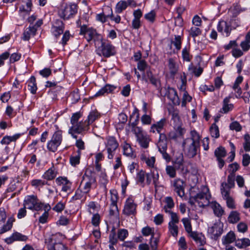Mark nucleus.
<instances>
[{"label":"nucleus","mask_w":250,"mask_h":250,"mask_svg":"<svg viewBox=\"0 0 250 250\" xmlns=\"http://www.w3.org/2000/svg\"><path fill=\"white\" fill-rule=\"evenodd\" d=\"M235 245L239 249H245L250 246V240L248 238L237 239L235 240Z\"/></svg>","instance_id":"obj_27"},{"label":"nucleus","mask_w":250,"mask_h":250,"mask_svg":"<svg viewBox=\"0 0 250 250\" xmlns=\"http://www.w3.org/2000/svg\"><path fill=\"white\" fill-rule=\"evenodd\" d=\"M27 83L28 86L29 87V90L30 91L31 93L33 94H35L37 89L35 77L32 76Z\"/></svg>","instance_id":"obj_39"},{"label":"nucleus","mask_w":250,"mask_h":250,"mask_svg":"<svg viewBox=\"0 0 250 250\" xmlns=\"http://www.w3.org/2000/svg\"><path fill=\"white\" fill-rule=\"evenodd\" d=\"M96 183V178L94 172L87 169L83 176L79 188L83 192L87 194L90 191L92 186Z\"/></svg>","instance_id":"obj_2"},{"label":"nucleus","mask_w":250,"mask_h":250,"mask_svg":"<svg viewBox=\"0 0 250 250\" xmlns=\"http://www.w3.org/2000/svg\"><path fill=\"white\" fill-rule=\"evenodd\" d=\"M167 213H168L170 217V220L169 223L172 222L173 224H176L179 223V217L176 213L171 211L170 212H167Z\"/></svg>","instance_id":"obj_61"},{"label":"nucleus","mask_w":250,"mask_h":250,"mask_svg":"<svg viewBox=\"0 0 250 250\" xmlns=\"http://www.w3.org/2000/svg\"><path fill=\"white\" fill-rule=\"evenodd\" d=\"M90 124L86 120L84 121H82L76 124V125L72 126L71 130L76 133L82 134L87 131L89 129Z\"/></svg>","instance_id":"obj_15"},{"label":"nucleus","mask_w":250,"mask_h":250,"mask_svg":"<svg viewBox=\"0 0 250 250\" xmlns=\"http://www.w3.org/2000/svg\"><path fill=\"white\" fill-rule=\"evenodd\" d=\"M137 204L131 197L128 198L124 205L123 213L126 216L135 215L136 214Z\"/></svg>","instance_id":"obj_11"},{"label":"nucleus","mask_w":250,"mask_h":250,"mask_svg":"<svg viewBox=\"0 0 250 250\" xmlns=\"http://www.w3.org/2000/svg\"><path fill=\"white\" fill-rule=\"evenodd\" d=\"M217 30L219 32L222 34H225L226 36L228 37L230 34L231 27L229 23L222 21H220L217 25Z\"/></svg>","instance_id":"obj_17"},{"label":"nucleus","mask_w":250,"mask_h":250,"mask_svg":"<svg viewBox=\"0 0 250 250\" xmlns=\"http://www.w3.org/2000/svg\"><path fill=\"white\" fill-rule=\"evenodd\" d=\"M168 67L171 76L174 77L179 70V66L175 60L173 58H169L168 61Z\"/></svg>","instance_id":"obj_22"},{"label":"nucleus","mask_w":250,"mask_h":250,"mask_svg":"<svg viewBox=\"0 0 250 250\" xmlns=\"http://www.w3.org/2000/svg\"><path fill=\"white\" fill-rule=\"evenodd\" d=\"M173 190L181 198L185 196V183L183 180L178 178L173 182Z\"/></svg>","instance_id":"obj_14"},{"label":"nucleus","mask_w":250,"mask_h":250,"mask_svg":"<svg viewBox=\"0 0 250 250\" xmlns=\"http://www.w3.org/2000/svg\"><path fill=\"white\" fill-rule=\"evenodd\" d=\"M53 35L57 38L63 33L64 30V25L62 21L61 20H57L55 22V25L52 28Z\"/></svg>","instance_id":"obj_21"},{"label":"nucleus","mask_w":250,"mask_h":250,"mask_svg":"<svg viewBox=\"0 0 250 250\" xmlns=\"http://www.w3.org/2000/svg\"><path fill=\"white\" fill-rule=\"evenodd\" d=\"M199 206L205 207L209 205L210 195L209 193V189L208 187H203L201 192L196 195Z\"/></svg>","instance_id":"obj_10"},{"label":"nucleus","mask_w":250,"mask_h":250,"mask_svg":"<svg viewBox=\"0 0 250 250\" xmlns=\"http://www.w3.org/2000/svg\"><path fill=\"white\" fill-rule=\"evenodd\" d=\"M124 154L127 156L133 157L134 154L133 152L132 149L128 144H125L123 146Z\"/></svg>","instance_id":"obj_50"},{"label":"nucleus","mask_w":250,"mask_h":250,"mask_svg":"<svg viewBox=\"0 0 250 250\" xmlns=\"http://www.w3.org/2000/svg\"><path fill=\"white\" fill-rule=\"evenodd\" d=\"M166 172L171 178H175L176 176L175 168L172 166H167L166 167Z\"/></svg>","instance_id":"obj_54"},{"label":"nucleus","mask_w":250,"mask_h":250,"mask_svg":"<svg viewBox=\"0 0 250 250\" xmlns=\"http://www.w3.org/2000/svg\"><path fill=\"white\" fill-rule=\"evenodd\" d=\"M186 231L190 234L192 232V227L191 225L190 220L188 218H184L182 219Z\"/></svg>","instance_id":"obj_53"},{"label":"nucleus","mask_w":250,"mask_h":250,"mask_svg":"<svg viewBox=\"0 0 250 250\" xmlns=\"http://www.w3.org/2000/svg\"><path fill=\"white\" fill-rule=\"evenodd\" d=\"M235 175L229 174L228 176L227 183H224V186L228 188H231L234 186Z\"/></svg>","instance_id":"obj_49"},{"label":"nucleus","mask_w":250,"mask_h":250,"mask_svg":"<svg viewBox=\"0 0 250 250\" xmlns=\"http://www.w3.org/2000/svg\"><path fill=\"white\" fill-rule=\"evenodd\" d=\"M86 194L85 193L83 192V191L79 188L76 190L75 195L72 197V200L75 201L81 199L83 197L85 198Z\"/></svg>","instance_id":"obj_51"},{"label":"nucleus","mask_w":250,"mask_h":250,"mask_svg":"<svg viewBox=\"0 0 250 250\" xmlns=\"http://www.w3.org/2000/svg\"><path fill=\"white\" fill-rule=\"evenodd\" d=\"M243 148L245 151H250V136L248 134H246L244 135Z\"/></svg>","instance_id":"obj_59"},{"label":"nucleus","mask_w":250,"mask_h":250,"mask_svg":"<svg viewBox=\"0 0 250 250\" xmlns=\"http://www.w3.org/2000/svg\"><path fill=\"white\" fill-rule=\"evenodd\" d=\"M60 237H62V235L58 233L45 239V242L48 246V250H67L62 243L59 242Z\"/></svg>","instance_id":"obj_3"},{"label":"nucleus","mask_w":250,"mask_h":250,"mask_svg":"<svg viewBox=\"0 0 250 250\" xmlns=\"http://www.w3.org/2000/svg\"><path fill=\"white\" fill-rule=\"evenodd\" d=\"M116 231L115 227H113L109 235V242L112 245H116L118 242V236H116Z\"/></svg>","instance_id":"obj_41"},{"label":"nucleus","mask_w":250,"mask_h":250,"mask_svg":"<svg viewBox=\"0 0 250 250\" xmlns=\"http://www.w3.org/2000/svg\"><path fill=\"white\" fill-rule=\"evenodd\" d=\"M56 174L57 173L55 170V168L54 166H52L44 172L42 175V177L47 180H51L56 177Z\"/></svg>","instance_id":"obj_34"},{"label":"nucleus","mask_w":250,"mask_h":250,"mask_svg":"<svg viewBox=\"0 0 250 250\" xmlns=\"http://www.w3.org/2000/svg\"><path fill=\"white\" fill-rule=\"evenodd\" d=\"M97 32L96 30L93 28H89L87 31V33L85 35V38L87 42H89L92 40L94 36L96 34Z\"/></svg>","instance_id":"obj_62"},{"label":"nucleus","mask_w":250,"mask_h":250,"mask_svg":"<svg viewBox=\"0 0 250 250\" xmlns=\"http://www.w3.org/2000/svg\"><path fill=\"white\" fill-rule=\"evenodd\" d=\"M165 201L166 205L164 207V209L165 211L167 212H170L171 209L174 206V203L172 198L170 196H167L165 198Z\"/></svg>","instance_id":"obj_33"},{"label":"nucleus","mask_w":250,"mask_h":250,"mask_svg":"<svg viewBox=\"0 0 250 250\" xmlns=\"http://www.w3.org/2000/svg\"><path fill=\"white\" fill-rule=\"evenodd\" d=\"M157 147L159 151L162 154L163 158L167 162L170 161V157L169 154L167 153V140L165 134H160L159 135V140L157 143Z\"/></svg>","instance_id":"obj_8"},{"label":"nucleus","mask_w":250,"mask_h":250,"mask_svg":"<svg viewBox=\"0 0 250 250\" xmlns=\"http://www.w3.org/2000/svg\"><path fill=\"white\" fill-rule=\"evenodd\" d=\"M189 35L193 38H195L196 37L200 35L201 34V29L196 26L192 27L189 31Z\"/></svg>","instance_id":"obj_60"},{"label":"nucleus","mask_w":250,"mask_h":250,"mask_svg":"<svg viewBox=\"0 0 250 250\" xmlns=\"http://www.w3.org/2000/svg\"><path fill=\"white\" fill-rule=\"evenodd\" d=\"M188 69L197 77H199L203 71V69L202 67H199L197 68L196 66H194L192 63H191L188 66Z\"/></svg>","instance_id":"obj_40"},{"label":"nucleus","mask_w":250,"mask_h":250,"mask_svg":"<svg viewBox=\"0 0 250 250\" xmlns=\"http://www.w3.org/2000/svg\"><path fill=\"white\" fill-rule=\"evenodd\" d=\"M27 239V236L18 232H14L10 237L5 239V242L9 244L16 241H25Z\"/></svg>","instance_id":"obj_18"},{"label":"nucleus","mask_w":250,"mask_h":250,"mask_svg":"<svg viewBox=\"0 0 250 250\" xmlns=\"http://www.w3.org/2000/svg\"><path fill=\"white\" fill-rule=\"evenodd\" d=\"M108 182V180L107 178V176L105 174H102L100 178L99 183L101 188L103 189L104 192L105 194L107 193V188H106V185Z\"/></svg>","instance_id":"obj_37"},{"label":"nucleus","mask_w":250,"mask_h":250,"mask_svg":"<svg viewBox=\"0 0 250 250\" xmlns=\"http://www.w3.org/2000/svg\"><path fill=\"white\" fill-rule=\"evenodd\" d=\"M21 136V134L18 133L12 136H5L1 140L0 143L2 145H9L12 142H15Z\"/></svg>","instance_id":"obj_32"},{"label":"nucleus","mask_w":250,"mask_h":250,"mask_svg":"<svg viewBox=\"0 0 250 250\" xmlns=\"http://www.w3.org/2000/svg\"><path fill=\"white\" fill-rule=\"evenodd\" d=\"M116 87L113 85L106 84L104 87L100 89L95 94V97H99L113 92Z\"/></svg>","instance_id":"obj_24"},{"label":"nucleus","mask_w":250,"mask_h":250,"mask_svg":"<svg viewBox=\"0 0 250 250\" xmlns=\"http://www.w3.org/2000/svg\"><path fill=\"white\" fill-rule=\"evenodd\" d=\"M229 97H226L224 99L223 107L220 109L221 113H227L232 109L233 105L232 104H229Z\"/></svg>","instance_id":"obj_30"},{"label":"nucleus","mask_w":250,"mask_h":250,"mask_svg":"<svg viewBox=\"0 0 250 250\" xmlns=\"http://www.w3.org/2000/svg\"><path fill=\"white\" fill-rule=\"evenodd\" d=\"M184 94L182 98V106H186L187 102H191L192 97L189 95L188 92L185 90V88H184Z\"/></svg>","instance_id":"obj_56"},{"label":"nucleus","mask_w":250,"mask_h":250,"mask_svg":"<svg viewBox=\"0 0 250 250\" xmlns=\"http://www.w3.org/2000/svg\"><path fill=\"white\" fill-rule=\"evenodd\" d=\"M92 40H93L95 46L97 48V49H100V46L102 45V43H103L104 42L103 41L102 36L100 34H98L97 33L94 36L93 38L92 39Z\"/></svg>","instance_id":"obj_46"},{"label":"nucleus","mask_w":250,"mask_h":250,"mask_svg":"<svg viewBox=\"0 0 250 250\" xmlns=\"http://www.w3.org/2000/svg\"><path fill=\"white\" fill-rule=\"evenodd\" d=\"M37 28L34 26H29L26 28L23 33L22 39L24 41H28L31 37L35 35Z\"/></svg>","instance_id":"obj_25"},{"label":"nucleus","mask_w":250,"mask_h":250,"mask_svg":"<svg viewBox=\"0 0 250 250\" xmlns=\"http://www.w3.org/2000/svg\"><path fill=\"white\" fill-rule=\"evenodd\" d=\"M6 219V212L4 209L0 208V234H2L11 229L15 219L14 217H9L5 224H3Z\"/></svg>","instance_id":"obj_4"},{"label":"nucleus","mask_w":250,"mask_h":250,"mask_svg":"<svg viewBox=\"0 0 250 250\" xmlns=\"http://www.w3.org/2000/svg\"><path fill=\"white\" fill-rule=\"evenodd\" d=\"M23 205L29 209L38 211L42 208L43 205L39 202L37 196L32 195H27L25 197Z\"/></svg>","instance_id":"obj_6"},{"label":"nucleus","mask_w":250,"mask_h":250,"mask_svg":"<svg viewBox=\"0 0 250 250\" xmlns=\"http://www.w3.org/2000/svg\"><path fill=\"white\" fill-rule=\"evenodd\" d=\"M62 140V132L57 130L53 134L51 140L48 142L47 148L50 151L55 152L61 144Z\"/></svg>","instance_id":"obj_5"},{"label":"nucleus","mask_w":250,"mask_h":250,"mask_svg":"<svg viewBox=\"0 0 250 250\" xmlns=\"http://www.w3.org/2000/svg\"><path fill=\"white\" fill-rule=\"evenodd\" d=\"M128 235V231L125 229H119L118 230V238L121 241H124V240L126 238Z\"/></svg>","instance_id":"obj_58"},{"label":"nucleus","mask_w":250,"mask_h":250,"mask_svg":"<svg viewBox=\"0 0 250 250\" xmlns=\"http://www.w3.org/2000/svg\"><path fill=\"white\" fill-rule=\"evenodd\" d=\"M142 233L144 236L151 235V239L154 238V229L149 227H144L142 229Z\"/></svg>","instance_id":"obj_57"},{"label":"nucleus","mask_w":250,"mask_h":250,"mask_svg":"<svg viewBox=\"0 0 250 250\" xmlns=\"http://www.w3.org/2000/svg\"><path fill=\"white\" fill-rule=\"evenodd\" d=\"M214 154L217 158H222L226 155V151L224 147L220 146L215 149Z\"/></svg>","instance_id":"obj_55"},{"label":"nucleus","mask_w":250,"mask_h":250,"mask_svg":"<svg viewBox=\"0 0 250 250\" xmlns=\"http://www.w3.org/2000/svg\"><path fill=\"white\" fill-rule=\"evenodd\" d=\"M171 43L175 46L177 50H180L182 44L181 37L179 35H175L174 39L171 40Z\"/></svg>","instance_id":"obj_48"},{"label":"nucleus","mask_w":250,"mask_h":250,"mask_svg":"<svg viewBox=\"0 0 250 250\" xmlns=\"http://www.w3.org/2000/svg\"><path fill=\"white\" fill-rule=\"evenodd\" d=\"M118 146L119 144L115 137H109L107 138L106 148L108 153L107 157L108 159H113L115 154V151Z\"/></svg>","instance_id":"obj_12"},{"label":"nucleus","mask_w":250,"mask_h":250,"mask_svg":"<svg viewBox=\"0 0 250 250\" xmlns=\"http://www.w3.org/2000/svg\"><path fill=\"white\" fill-rule=\"evenodd\" d=\"M110 205H117V203L118 200V192L115 189H111L110 190Z\"/></svg>","instance_id":"obj_44"},{"label":"nucleus","mask_w":250,"mask_h":250,"mask_svg":"<svg viewBox=\"0 0 250 250\" xmlns=\"http://www.w3.org/2000/svg\"><path fill=\"white\" fill-rule=\"evenodd\" d=\"M78 6L75 3H70L65 6L59 12V16L64 20H68L77 13Z\"/></svg>","instance_id":"obj_7"},{"label":"nucleus","mask_w":250,"mask_h":250,"mask_svg":"<svg viewBox=\"0 0 250 250\" xmlns=\"http://www.w3.org/2000/svg\"><path fill=\"white\" fill-rule=\"evenodd\" d=\"M141 159L144 162H145L149 167H154V163L155 162V158L153 156L147 157L144 154L141 155Z\"/></svg>","instance_id":"obj_36"},{"label":"nucleus","mask_w":250,"mask_h":250,"mask_svg":"<svg viewBox=\"0 0 250 250\" xmlns=\"http://www.w3.org/2000/svg\"><path fill=\"white\" fill-rule=\"evenodd\" d=\"M59 186H62V191L67 192L71 190L72 183L66 177H59L56 179Z\"/></svg>","instance_id":"obj_16"},{"label":"nucleus","mask_w":250,"mask_h":250,"mask_svg":"<svg viewBox=\"0 0 250 250\" xmlns=\"http://www.w3.org/2000/svg\"><path fill=\"white\" fill-rule=\"evenodd\" d=\"M167 97L172 102L179 101V98L175 89L172 87H168L167 92Z\"/></svg>","instance_id":"obj_31"},{"label":"nucleus","mask_w":250,"mask_h":250,"mask_svg":"<svg viewBox=\"0 0 250 250\" xmlns=\"http://www.w3.org/2000/svg\"><path fill=\"white\" fill-rule=\"evenodd\" d=\"M210 133L212 137L218 138L219 136V127L215 123L212 124L209 128Z\"/></svg>","instance_id":"obj_43"},{"label":"nucleus","mask_w":250,"mask_h":250,"mask_svg":"<svg viewBox=\"0 0 250 250\" xmlns=\"http://www.w3.org/2000/svg\"><path fill=\"white\" fill-rule=\"evenodd\" d=\"M236 238L234 232L230 231L222 237V241L223 245H229L235 242Z\"/></svg>","instance_id":"obj_26"},{"label":"nucleus","mask_w":250,"mask_h":250,"mask_svg":"<svg viewBox=\"0 0 250 250\" xmlns=\"http://www.w3.org/2000/svg\"><path fill=\"white\" fill-rule=\"evenodd\" d=\"M136 139L142 147L146 148L148 147L150 139L146 134H144Z\"/></svg>","instance_id":"obj_28"},{"label":"nucleus","mask_w":250,"mask_h":250,"mask_svg":"<svg viewBox=\"0 0 250 250\" xmlns=\"http://www.w3.org/2000/svg\"><path fill=\"white\" fill-rule=\"evenodd\" d=\"M69 98L71 99L72 104L77 103L80 99L78 89H76L72 91L69 95Z\"/></svg>","instance_id":"obj_52"},{"label":"nucleus","mask_w":250,"mask_h":250,"mask_svg":"<svg viewBox=\"0 0 250 250\" xmlns=\"http://www.w3.org/2000/svg\"><path fill=\"white\" fill-rule=\"evenodd\" d=\"M240 219V214L236 211H231L228 218V222L231 224L236 223Z\"/></svg>","instance_id":"obj_35"},{"label":"nucleus","mask_w":250,"mask_h":250,"mask_svg":"<svg viewBox=\"0 0 250 250\" xmlns=\"http://www.w3.org/2000/svg\"><path fill=\"white\" fill-rule=\"evenodd\" d=\"M223 227V223L218 220L212 227L208 228V232L210 235L211 238L216 240L222 234Z\"/></svg>","instance_id":"obj_9"},{"label":"nucleus","mask_w":250,"mask_h":250,"mask_svg":"<svg viewBox=\"0 0 250 250\" xmlns=\"http://www.w3.org/2000/svg\"><path fill=\"white\" fill-rule=\"evenodd\" d=\"M189 236L199 246H204L206 244V238L202 233L192 231L189 234Z\"/></svg>","instance_id":"obj_20"},{"label":"nucleus","mask_w":250,"mask_h":250,"mask_svg":"<svg viewBox=\"0 0 250 250\" xmlns=\"http://www.w3.org/2000/svg\"><path fill=\"white\" fill-rule=\"evenodd\" d=\"M100 116V113L96 110H92L90 112L87 118V122L89 123L90 125L92 124L95 121L97 120Z\"/></svg>","instance_id":"obj_38"},{"label":"nucleus","mask_w":250,"mask_h":250,"mask_svg":"<svg viewBox=\"0 0 250 250\" xmlns=\"http://www.w3.org/2000/svg\"><path fill=\"white\" fill-rule=\"evenodd\" d=\"M166 119L164 118L155 124H153L151 126L150 132L153 133L157 132L160 135V134H162L161 133V131L163 129L164 125L166 124Z\"/></svg>","instance_id":"obj_19"},{"label":"nucleus","mask_w":250,"mask_h":250,"mask_svg":"<svg viewBox=\"0 0 250 250\" xmlns=\"http://www.w3.org/2000/svg\"><path fill=\"white\" fill-rule=\"evenodd\" d=\"M138 120L139 114H137L136 116V119H135V121L131 123V125L133 127L132 131L135 134L136 138L144 134L143 132V130L141 127L136 126Z\"/></svg>","instance_id":"obj_29"},{"label":"nucleus","mask_w":250,"mask_h":250,"mask_svg":"<svg viewBox=\"0 0 250 250\" xmlns=\"http://www.w3.org/2000/svg\"><path fill=\"white\" fill-rule=\"evenodd\" d=\"M127 6V4L125 1H120L116 6L115 11L117 13H121L126 8Z\"/></svg>","instance_id":"obj_47"},{"label":"nucleus","mask_w":250,"mask_h":250,"mask_svg":"<svg viewBox=\"0 0 250 250\" xmlns=\"http://www.w3.org/2000/svg\"><path fill=\"white\" fill-rule=\"evenodd\" d=\"M97 50L101 51V53H99L100 55L102 54L106 58L113 56L116 54L115 47L109 42H104L102 43V45L100 46V49H97Z\"/></svg>","instance_id":"obj_13"},{"label":"nucleus","mask_w":250,"mask_h":250,"mask_svg":"<svg viewBox=\"0 0 250 250\" xmlns=\"http://www.w3.org/2000/svg\"><path fill=\"white\" fill-rule=\"evenodd\" d=\"M212 208L215 215L217 217H221L223 215L224 210L219 204L215 203Z\"/></svg>","instance_id":"obj_45"},{"label":"nucleus","mask_w":250,"mask_h":250,"mask_svg":"<svg viewBox=\"0 0 250 250\" xmlns=\"http://www.w3.org/2000/svg\"><path fill=\"white\" fill-rule=\"evenodd\" d=\"M230 188H228L224 186V184H222L221 191L222 195L225 200L230 197L229 195V190Z\"/></svg>","instance_id":"obj_64"},{"label":"nucleus","mask_w":250,"mask_h":250,"mask_svg":"<svg viewBox=\"0 0 250 250\" xmlns=\"http://www.w3.org/2000/svg\"><path fill=\"white\" fill-rule=\"evenodd\" d=\"M47 184V182L40 179H34L31 181V184L32 186L35 188L42 187Z\"/></svg>","instance_id":"obj_63"},{"label":"nucleus","mask_w":250,"mask_h":250,"mask_svg":"<svg viewBox=\"0 0 250 250\" xmlns=\"http://www.w3.org/2000/svg\"><path fill=\"white\" fill-rule=\"evenodd\" d=\"M190 134L191 137L185 139L182 146L185 154L189 158H193L196 155L200 147L201 137L195 130H191Z\"/></svg>","instance_id":"obj_1"},{"label":"nucleus","mask_w":250,"mask_h":250,"mask_svg":"<svg viewBox=\"0 0 250 250\" xmlns=\"http://www.w3.org/2000/svg\"><path fill=\"white\" fill-rule=\"evenodd\" d=\"M168 231L170 234L174 237H176L178 233V227L177 224L168 223Z\"/></svg>","instance_id":"obj_42"},{"label":"nucleus","mask_w":250,"mask_h":250,"mask_svg":"<svg viewBox=\"0 0 250 250\" xmlns=\"http://www.w3.org/2000/svg\"><path fill=\"white\" fill-rule=\"evenodd\" d=\"M116 87L113 85L106 84L104 87L100 89L95 94V97H99L113 92Z\"/></svg>","instance_id":"obj_23"}]
</instances>
